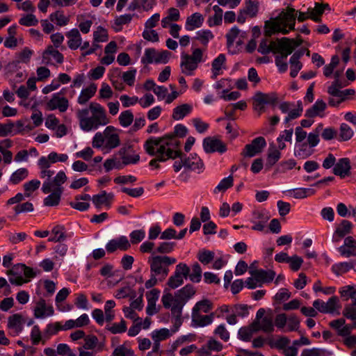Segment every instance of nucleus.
I'll return each instance as SVG.
<instances>
[{
    "instance_id": "44",
    "label": "nucleus",
    "mask_w": 356,
    "mask_h": 356,
    "mask_svg": "<svg viewBox=\"0 0 356 356\" xmlns=\"http://www.w3.org/2000/svg\"><path fill=\"white\" fill-rule=\"evenodd\" d=\"M28 174L29 171L26 168H19L12 174L10 178V181L13 184H17L26 179L28 176Z\"/></svg>"
},
{
    "instance_id": "15",
    "label": "nucleus",
    "mask_w": 356,
    "mask_h": 356,
    "mask_svg": "<svg viewBox=\"0 0 356 356\" xmlns=\"http://www.w3.org/2000/svg\"><path fill=\"white\" fill-rule=\"evenodd\" d=\"M246 38V33L241 32L236 26L232 28L226 34L227 46L229 51L233 46L234 42H236L238 46L243 44V40Z\"/></svg>"
},
{
    "instance_id": "55",
    "label": "nucleus",
    "mask_w": 356,
    "mask_h": 356,
    "mask_svg": "<svg viewBox=\"0 0 356 356\" xmlns=\"http://www.w3.org/2000/svg\"><path fill=\"white\" fill-rule=\"evenodd\" d=\"M170 330L166 328H162L159 330H155L152 333V338L154 341H160L165 340L170 337Z\"/></svg>"
},
{
    "instance_id": "16",
    "label": "nucleus",
    "mask_w": 356,
    "mask_h": 356,
    "mask_svg": "<svg viewBox=\"0 0 356 356\" xmlns=\"http://www.w3.org/2000/svg\"><path fill=\"white\" fill-rule=\"evenodd\" d=\"M130 247L131 244L127 238L124 236H122L109 241L106 245V249L108 253H113L118 250L125 251Z\"/></svg>"
},
{
    "instance_id": "13",
    "label": "nucleus",
    "mask_w": 356,
    "mask_h": 356,
    "mask_svg": "<svg viewBox=\"0 0 356 356\" xmlns=\"http://www.w3.org/2000/svg\"><path fill=\"white\" fill-rule=\"evenodd\" d=\"M203 147L207 153L218 152L224 153L227 150V146L220 139L214 137H207L203 140Z\"/></svg>"
},
{
    "instance_id": "8",
    "label": "nucleus",
    "mask_w": 356,
    "mask_h": 356,
    "mask_svg": "<svg viewBox=\"0 0 356 356\" xmlns=\"http://www.w3.org/2000/svg\"><path fill=\"white\" fill-rule=\"evenodd\" d=\"M202 51L199 48L194 49L191 55L182 54L181 62L182 72L187 75H191L202 61Z\"/></svg>"
},
{
    "instance_id": "7",
    "label": "nucleus",
    "mask_w": 356,
    "mask_h": 356,
    "mask_svg": "<svg viewBox=\"0 0 356 356\" xmlns=\"http://www.w3.org/2000/svg\"><path fill=\"white\" fill-rule=\"evenodd\" d=\"M150 270L154 275L164 280L169 273V266L176 263V259L168 256H154L149 259Z\"/></svg>"
},
{
    "instance_id": "20",
    "label": "nucleus",
    "mask_w": 356,
    "mask_h": 356,
    "mask_svg": "<svg viewBox=\"0 0 356 356\" xmlns=\"http://www.w3.org/2000/svg\"><path fill=\"white\" fill-rule=\"evenodd\" d=\"M47 106L51 111L58 109L60 112L63 113L67 111L69 106V102L65 97H60L59 94H55L47 102Z\"/></svg>"
},
{
    "instance_id": "53",
    "label": "nucleus",
    "mask_w": 356,
    "mask_h": 356,
    "mask_svg": "<svg viewBox=\"0 0 356 356\" xmlns=\"http://www.w3.org/2000/svg\"><path fill=\"white\" fill-rule=\"evenodd\" d=\"M356 291V286L353 285H346L339 289V293L344 300L350 299L353 293Z\"/></svg>"
},
{
    "instance_id": "12",
    "label": "nucleus",
    "mask_w": 356,
    "mask_h": 356,
    "mask_svg": "<svg viewBox=\"0 0 356 356\" xmlns=\"http://www.w3.org/2000/svg\"><path fill=\"white\" fill-rule=\"evenodd\" d=\"M266 145L264 137L259 136L254 138L250 144L245 146L242 155L248 157H252L257 154L260 153L262 149Z\"/></svg>"
},
{
    "instance_id": "56",
    "label": "nucleus",
    "mask_w": 356,
    "mask_h": 356,
    "mask_svg": "<svg viewBox=\"0 0 356 356\" xmlns=\"http://www.w3.org/2000/svg\"><path fill=\"white\" fill-rule=\"evenodd\" d=\"M132 17L133 16L130 14L120 15L116 17L114 22L115 31H120L121 26L124 24L129 23L131 21Z\"/></svg>"
},
{
    "instance_id": "54",
    "label": "nucleus",
    "mask_w": 356,
    "mask_h": 356,
    "mask_svg": "<svg viewBox=\"0 0 356 356\" xmlns=\"http://www.w3.org/2000/svg\"><path fill=\"white\" fill-rule=\"evenodd\" d=\"M193 282H200L202 277V268L198 263L192 266V273L188 276Z\"/></svg>"
},
{
    "instance_id": "29",
    "label": "nucleus",
    "mask_w": 356,
    "mask_h": 356,
    "mask_svg": "<svg viewBox=\"0 0 356 356\" xmlns=\"http://www.w3.org/2000/svg\"><path fill=\"white\" fill-rule=\"evenodd\" d=\"M250 273L259 282H270L273 281L275 275L274 271L264 270H250Z\"/></svg>"
},
{
    "instance_id": "3",
    "label": "nucleus",
    "mask_w": 356,
    "mask_h": 356,
    "mask_svg": "<svg viewBox=\"0 0 356 356\" xmlns=\"http://www.w3.org/2000/svg\"><path fill=\"white\" fill-rule=\"evenodd\" d=\"M76 116L80 128L85 131L97 129L110 122L105 109L96 102H91L88 108L77 110Z\"/></svg>"
},
{
    "instance_id": "35",
    "label": "nucleus",
    "mask_w": 356,
    "mask_h": 356,
    "mask_svg": "<svg viewBox=\"0 0 356 356\" xmlns=\"http://www.w3.org/2000/svg\"><path fill=\"white\" fill-rule=\"evenodd\" d=\"M253 101L258 102L259 104H273L277 102V97L275 94H266L261 92H257L255 93Z\"/></svg>"
},
{
    "instance_id": "61",
    "label": "nucleus",
    "mask_w": 356,
    "mask_h": 356,
    "mask_svg": "<svg viewBox=\"0 0 356 356\" xmlns=\"http://www.w3.org/2000/svg\"><path fill=\"white\" fill-rule=\"evenodd\" d=\"M40 186V181L37 179H33L29 182H26L24 185V189L25 191V195L29 197L31 193L37 190Z\"/></svg>"
},
{
    "instance_id": "59",
    "label": "nucleus",
    "mask_w": 356,
    "mask_h": 356,
    "mask_svg": "<svg viewBox=\"0 0 356 356\" xmlns=\"http://www.w3.org/2000/svg\"><path fill=\"white\" fill-rule=\"evenodd\" d=\"M93 37L95 42H106L108 38L107 31L102 26H99L94 32Z\"/></svg>"
},
{
    "instance_id": "25",
    "label": "nucleus",
    "mask_w": 356,
    "mask_h": 356,
    "mask_svg": "<svg viewBox=\"0 0 356 356\" xmlns=\"http://www.w3.org/2000/svg\"><path fill=\"white\" fill-rule=\"evenodd\" d=\"M49 56H51L58 63L60 64L63 62V56L53 46H49L42 54V63L49 64L50 62Z\"/></svg>"
},
{
    "instance_id": "36",
    "label": "nucleus",
    "mask_w": 356,
    "mask_h": 356,
    "mask_svg": "<svg viewBox=\"0 0 356 356\" xmlns=\"http://www.w3.org/2000/svg\"><path fill=\"white\" fill-rule=\"evenodd\" d=\"M203 17L201 14L195 13L188 17L186 23V28L188 31H192L195 28H199L203 23Z\"/></svg>"
},
{
    "instance_id": "32",
    "label": "nucleus",
    "mask_w": 356,
    "mask_h": 356,
    "mask_svg": "<svg viewBox=\"0 0 356 356\" xmlns=\"http://www.w3.org/2000/svg\"><path fill=\"white\" fill-rule=\"evenodd\" d=\"M33 54V51L26 47L19 54V60L13 61L8 65V67L10 70H14L17 69L20 62L24 63H28L30 61L31 57Z\"/></svg>"
},
{
    "instance_id": "17",
    "label": "nucleus",
    "mask_w": 356,
    "mask_h": 356,
    "mask_svg": "<svg viewBox=\"0 0 356 356\" xmlns=\"http://www.w3.org/2000/svg\"><path fill=\"white\" fill-rule=\"evenodd\" d=\"M329 325L337 332V334L344 338L350 335L353 327L350 324H346L344 318H338L329 323Z\"/></svg>"
},
{
    "instance_id": "52",
    "label": "nucleus",
    "mask_w": 356,
    "mask_h": 356,
    "mask_svg": "<svg viewBox=\"0 0 356 356\" xmlns=\"http://www.w3.org/2000/svg\"><path fill=\"white\" fill-rule=\"evenodd\" d=\"M125 153H126V149L124 148H122L119 151V154L122 157V163L124 165L136 163L140 159V156L138 154L130 156V155L126 154Z\"/></svg>"
},
{
    "instance_id": "6",
    "label": "nucleus",
    "mask_w": 356,
    "mask_h": 356,
    "mask_svg": "<svg viewBox=\"0 0 356 356\" xmlns=\"http://www.w3.org/2000/svg\"><path fill=\"white\" fill-rule=\"evenodd\" d=\"M213 309V303L208 299H204L196 302L192 309L191 318L194 325L204 327L213 322L215 314L209 313Z\"/></svg>"
},
{
    "instance_id": "4",
    "label": "nucleus",
    "mask_w": 356,
    "mask_h": 356,
    "mask_svg": "<svg viewBox=\"0 0 356 356\" xmlns=\"http://www.w3.org/2000/svg\"><path fill=\"white\" fill-rule=\"evenodd\" d=\"M196 293V290L191 284H186L178 290L173 296L170 292L165 291L162 296L161 302L165 309H170L172 315L176 318V321L181 323L182 309L187 301Z\"/></svg>"
},
{
    "instance_id": "10",
    "label": "nucleus",
    "mask_w": 356,
    "mask_h": 356,
    "mask_svg": "<svg viewBox=\"0 0 356 356\" xmlns=\"http://www.w3.org/2000/svg\"><path fill=\"white\" fill-rule=\"evenodd\" d=\"M189 272L190 268L186 264H179L176 266L174 275L169 277L168 286L172 289H177L184 283V279L188 277Z\"/></svg>"
},
{
    "instance_id": "28",
    "label": "nucleus",
    "mask_w": 356,
    "mask_h": 356,
    "mask_svg": "<svg viewBox=\"0 0 356 356\" xmlns=\"http://www.w3.org/2000/svg\"><path fill=\"white\" fill-rule=\"evenodd\" d=\"M66 36L69 38L67 44L70 49L75 50L81 46L82 39L78 29H72L66 33Z\"/></svg>"
},
{
    "instance_id": "21",
    "label": "nucleus",
    "mask_w": 356,
    "mask_h": 356,
    "mask_svg": "<svg viewBox=\"0 0 356 356\" xmlns=\"http://www.w3.org/2000/svg\"><path fill=\"white\" fill-rule=\"evenodd\" d=\"M350 160L348 158H342L334 165L333 173L341 178H344L350 175Z\"/></svg>"
},
{
    "instance_id": "63",
    "label": "nucleus",
    "mask_w": 356,
    "mask_h": 356,
    "mask_svg": "<svg viewBox=\"0 0 356 356\" xmlns=\"http://www.w3.org/2000/svg\"><path fill=\"white\" fill-rule=\"evenodd\" d=\"M233 177L231 175L229 176L228 177L224 178L216 186L215 191H225L226 190H227L228 188H231L233 186Z\"/></svg>"
},
{
    "instance_id": "11",
    "label": "nucleus",
    "mask_w": 356,
    "mask_h": 356,
    "mask_svg": "<svg viewBox=\"0 0 356 356\" xmlns=\"http://www.w3.org/2000/svg\"><path fill=\"white\" fill-rule=\"evenodd\" d=\"M170 53L166 50L158 52L153 48L147 49L145 55L142 58V63L144 64L166 63L168 61Z\"/></svg>"
},
{
    "instance_id": "34",
    "label": "nucleus",
    "mask_w": 356,
    "mask_h": 356,
    "mask_svg": "<svg viewBox=\"0 0 356 356\" xmlns=\"http://www.w3.org/2000/svg\"><path fill=\"white\" fill-rule=\"evenodd\" d=\"M354 135L353 129L346 123H341L339 129L337 139L339 142H345L350 140Z\"/></svg>"
},
{
    "instance_id": "49",
    "label": "nucleus",
    "mask_w": 356,
    "mask_h": 356,
    "mask_svg": "<svg viewBox=\"0 0 356 356\" xmlns=\"http://www.w3.org/2000/svg\"><path fill=\"white\" fill-rule=\"evenodd\" d=\"M49 19L52 22L56 21L57 25L60 26L67 25L69 22V17L65 16L63 12L60 11L51 13L49 16Z\"/></svg>"
},
{
    "instance_id": "27",
    "label": "nucleus",
    "mask_w": 356,
    "mask_h": 356,
    "mask_svg": "<svg viewBox=\"0 0 356 356\" xmlns=\"http://www.w3.org/2000/svg\"><path fill=\"white\" fill-rule=\"evenodd\" d=\"M187 131L188 130L186 127L182 124H177L175 126L174 133L170 134L172 137L167 138L165 140L170 143L168 147L172 149V147L179 146L180 143L179 140L175 139V136L184 137L186 135Z\"/></svg>"
},
{
    "instance_id": "51",
    "label": "nucleus",
    "mask_w": 356,
    "mask_h": 356,
    "mask_svg": "<svg viewBox=\"0 0 356 356\" xmlns=\"http://www.w3.org/2000/svg\"><path fill=\"white\" fill-rule=\"evenodd\" d=\"M213 38L211 31L209 30H201L197 33L195 39L200 42L204 46H207L209 41Z\"/></svg>"
},
{
    "instance_id": "14",
    "label": "nucleus",
    "mask_w": 356,
    "mask_h": 356,
    "mask_svg": "<svg viewBox=\"0 0 356 356\" xmlns=\"http://www.w3.org/2000/svg\"><path fill=\"white\" fill-rule=\"evenodd\" d=\"M33 312L34 316L36 318H44L47 316H51L54 314L53 306L47 304L43 298H40L35 302Z\"/></svg>"
},
{
    "instance_id": "50",
    "label": "nucleus",
    "mask_w": 356,
    "mask_h": 356,
    "mask_svg": "<svg viewBox=\"0 0 356 356\" xmlns=\"http://www.w3.org/2000/svg\"><path fill=\"white\" fill-rule=\"evenodd\" d=\"M225 62V56L224 54H220L213 60L212 63V70L215 78L220 74V70L222 69Z\"/></svg>"
},
{
    "instance_id": "31",
    "label": "nucleus",
    "mask_w": 356,
    "mask_h": 356,
    "mask_svg": "<svg viewBox=\"0 0 356 356\" xmlns=\"http://www.w3.org/2000/svg\"><path fill=\"white\" fill-rule=\"evenodd\" d=\"M52 192L44 199V204L47 207H55L59 204L60 196L63 193L61 187H57L51 190Z\"/></svg>"
},
{
    "instance_id": "5",
    "label": "nucleus",
    "mask_w": 356,
    "mask_h": 356,
    "mask_svg": "<svg viewBox=\"0 0 356 356\" xmlns=\"http://www.w3.org/2000/svg\"><path fill=\"white\" fill-rule=\"evenodd\" d=\"M92 147L95 148H103L113 149L120 145V139L117 129L113 126H108L103 132H97L92 138Z\"/></svg>"
},
{
    "instance_id": "26",
    "label": "nucleus",
    "mask_w": 356,
    "mask_h": 356,
    "mask_svg": "<svg viewBox=\"0 0 356 356\" xmlns=\"http://www.w3.org/2000/svg\"><path fill=\"white\" fill-rule=\"evenodd\" d=\"M257 323H252L248 326L242 327L238 330V337L240 339L249 341L252 337L254 333L258 332Z\"/></svg>"
},
{
    "instance_id": "2",
    "label": "nucleus",
    "mask_w": 356,
    "mask_h": 356,
    "mask_svg": "<svg viewBox=\"0 0 356 356\" xmlns=\"http://www.w3.org/2000/svg\"><path fill=\"white\" fill-rule=\"evenodd\" d=\"M172 137L170 135H165L158 138H149L144 144L146 152L151 156H156V158L151 160L149 165L156 169L160 168L159 162H164L168 159H175L181 156L180 150H173L168 146L170 143L165 141L167 138Z\"/></svg>"
},
{
    "instance_id": "19",
    "label": "nucleus",
    "mask_w": 356,
    "mask_h": 356,
    "mask_svg": "<svg viewBox=\"0 0 356 356\" xmlns=\"http://www.w3.org/2000/svg\"><path fill=\"white\" fill-rule=\"evenodd\" d=\"M338 251L344 257L356 256V240L352 236L346 237L343 244L338 248Z\"/></svg>"
},
{
    "instance_id": "58",
    "label": "nucleus",
    "mask_w": 356,
    "mask_h": 356,
    "mask_svg": "<svg viewBox=\"0 0 356 356\" xmlns=\"http://www.w3.org/2000/svg\"><path fill=\"white\" fill-rule=\"evenodd\" d=\"M343 315L348 319L356 320V305L353 304H347L343 310Z\"/></svg>"
},
{
    "instance_id": "42",
    "label": "nucleus",
    "mask_w": 356,
    "mask_h": 356,
    "mask_svg": "<svg viewBox=\"0 0 356 356\" xmlns=\"http://www.w3.org/2000/svg\"><path fill=\"white\" fill-rule=\"evenodd\" d=\"M353 267V263L343 261L334 264L332 268L334 273L339 275L348 272Z\"/></svg>"
},
{
    "instance_id": "64",
    "label": "nucleus",
    "mask_w": 356,
    "mask_h": 356,
    "mask_svg": "<svg viewBox=\"0 0 356 356\" xmlns=\"http://www.w3.org/2000/svg\"><path fill=\"white\" fill-rule=\"evenodd\" d=\"M134 351L130 348L122 345L117 347L113 353L112 356H133Z\"/></svg>"
},
{
    "instance_id": "45",
    "label": "nucleus",
    "mask_w": 356,
    "mask_h": 356,
    "mask_svg": "<svg viewBox=\"0 0 356 356\" xmlns=\"http://www.w3.org/2000/svg\"><path fill=\"white\" fill-rule=\"evenodd\" d=\"M339 63V57L337 55H334L331 61L328 65H326L323 67V74L325 77H330L331 75L334 73V68Z\"/></svg>"
},
{
    "instance_id": "60",
    "label": "nucleus",
    "mask_w": 356,
    "mask_h": 356,
    "mask_svg": "<svg viewBox=\"0 0 356 356\" xmlns=\"http://www.w3.org/2000/svg\"><path fill=\"white\" fill-rule=\"evenodd\" d=\"M84 344L83 348L85 350H92L96 348L98 344V339L95 335H88L84 337Z\"/></svg>"
},
{
    "instance_id": "22",
    "label": "nucleus",
    "mask_w": 356,
    "mask_h": 356,
    "mask_svg": "<svg viewBox=\"0 0 356 356\" xmlns=\"http://www.w3.org/2000/svg\"><path fill=\"white\" fill-rule=\"evenodd\" d=\"M352 227V223L348 220H342L333 234L332 241L334 242H339L343 237L350 232Z\"/></svg>"
},
{
    "instance_id": "1",
    "label": "nucleus",
    "mask_w": 356,
    "mask_h": 356,
    "mask_svg": "<svg viewBox=\"0 0 356 356\" xmlns=\"http://www.w3.org/2000/svg\"><path fill=\"white\" fill-rule=\"evenodd\" d=\"M296 11L294 8L288 7L286 11H282L280 15L265 22L264 35L266 37L263 39L258 47V51L261 54H267L270 51L280 53L282 58L287 57L294 49L299 46L302 40H296L282 38L277 42L269 41L267 38L270 37L277 32L286 34L289 30L294 29Z\"/></svg>"
},
{
    "instance_id": "43",
    "label": "nucleus",
    "mask_w": 356,
    "mask_h": 356,
    "mask_svg": "<svg viewBox=\"0 0 356 356\" xmlns=\"http://www.w3.org/2000/svg\"><path fill=\"white\" fill-rule=\"evenodd\" d=\"M118 120L120 124L122 127H128L134 120V114L129 110L124 111L120 113Z\"/></svg>"
},
{
    "instance_id": "39",
    "label": "nucleus",
    "mask_w": 356,
    "mask_h": 356,
    "mask_svg": "<svg viewBox=\"0 0 356 356\" xmlns=\"http://www.w3.org/2000/svg\"><path fill=\"white\" fill-rule=\"evenodd\" d=\"M191 111V105L184 104L174 108L172 117L175 120H179L190 113Z\"/></svg>"
},
{
    "instance_id": "62",
    "label": "nucleus",
    "mask_w": 356,
    "mask_h": 356,
    "mask_svg": "<svg viewBox=\"0 0 356 356\" xmlns=\"http://www.w3.org/2000/svg\"><path fill=\"white\" fill-rule=\"evenodd\" d=\"M115 306V302L113 300H108L106 302L104 306L105 310V319L108 322H111L115 316L114 312L112 311V309Z\"/></svg>"
},
{
    "instance_id": "46",
    "label": "nucleus",
    "mask_w": 356,
    "mask_h": 356,
    "mask_svg": "<svg viewBox=\"0 0 356 356\" xmlns=\"http://www.w3.org/2000/svg\"><path fill=\"white\" fill-rule=\"evenodd\" d=\"M63 229L64 228L60 226L54 227L51 230V234L54 236L49 238L48 241L53 242H60L64 241L67 236L65 235Z\"/></svg>"
},
{
    "instance_id": "9",
    "label": "nucleus",
    "mask_w": 356,
    "mask_h": 356,
    "mask_svg": "<svg viewBox=\"0 0 356 356\" xmlns=\"http://www.w3.org/2000/svg\"><path fill=\"white\" fill-rule=\"evenodd\" d=\"M313 307L319 312L332 315H339L341 305L337 296H332L327 302L322 300H316L313 302Z\"/></svg>"
},
{
    "instance_id": "40",
    "label": "nucleus",
    "mask_w": 356,
    "mask_h": 356,
    "mask_svg": "<svg viewBox=\"0 0 356 356\" xmlns=\"http://www.w3.org/2000/svg\"><path fill=\"white\" fill-rule=\"evenodd\" d=\"M8 325L15 332H21L22 330V316L19 314L10 316L8 318Z\"/></svg>"
},
{
    "instance_id": "47",
    "label": "nucleus",
    "mask_w": 356,
    "mask_h": 356,
    "mask_svg": "<svg viewBox=\"0 0 356 356\" xmlns=\"http://www.w3.org/2000/svg\"><path fill=\"white\" fill-rule=\"evenodd\" d=\"M327 108L326 103L322 99H317L313 104V117L319 116L323 118L325 115V110Z\"/></svg>"
},
{
    "instance_id": "18",
    "label": "nucleus",
    "mask_w": 356,
    "mask_h": 356,
    "mask_svg": "<svg viewBox=\"0 0 356 356\" xmlns=\"http://www.w3.org/2000/svg\"><path fill=\"white\" fill-rule=\"evenodd\" d=\"M67 179L65 173L60 171L53 179H47L44 181L42 191L44 193H49L53 188L60 187Z\"/></svg>"
},
{
    "instance_id": "30",
    "label": "nucleus",
    "mask_w": 356,
    "mask_h": 356,
    "mask_svg": "<svg viewBox=\"0 0 356 356\" xmlns=\"http://www.w3.org/2000/svg\"><path fill=\"white\" fill-rule=\"evenodd\" d=\"M204 163L202 159L197 154L184 159V167L190 170H196L202 169Z\"/></svg>"
},
{
    "instance_id": "57",
    "label": "nucleus",
    "mask_w": 356,
    "mask_h": 356,
    "mask_svg": "<svg viewBox=\"0 0 356 356\" xmlns=\"http://www.w3.org/2000/svg\"><path fill=\"white\" fill-rule=\"evenodd\" d=\"M19 23L23 26H32L37 25L38 20L33 14L31 13L21 17Z\"/></svg>"
},
{
    "instance_id": "23",
    "label": "nucleus",
    "mask_w": 356,
    "mask_h": 356,
    "mask_svg": "<svg viewBox=\"0 0 356 356\" xmlns=\"http://www.w3.org/2000/svg\"><path fill=\"white\" fill-rule=\"evenodd\" d=\"M113 199V193H107L102 191L100 193L93 195L92 201L97 208H101L102 205L109 207Z\"/></svg>"
},
{
    "instance_id": "38",
    "label": "nucleus",
    "mask_w": 356,
    "mask_h": 356,
    "mask_svg": "<svg viewBox=\"0 0 356 356\" xmlns=\"http://www.w3.org/2000/svg\"><path fill=\"white\" fill-rule=\"evenodd\" d=\"M97 91V86L95 83L90 84L88 88L83 89L79 98L78 102L80 104H85Z\"/></svg>"
},
{
    "instance_id": "37",
    "label": "nucleus",
    "mask_w": 356,
    "mask_h": 356,
    "mask_svg": "<svg viewBox=\"0 0 356 356\" xmlns=\"http://www.w3.org/2000/svg\"><path fill=\"white\" fill-rule=\"evenodd\" d=\"M325 10H330L328 3L316 2L313 8V22H321V16Z\"/></svg>"
},
{
    "instance_id": "33",
    "label": "nucleus",
    "mask_w": 356,
    "mask_h": 356,
    "mask_svg": "<svg viewBox=\"0 0 356 356\" xmlns=\"http://www.w3.org/2000/svg\"><path fill=\"white\" fill-rule=\"evenodd\" d=\"M267 343L271 348L283 351L289 347L290 340L286 337H270L267 339Z\"/></svg>"
},
{
    "instance_id": "48",
    "label": "nucleus",
    "mask_w": 356,
    "mask_h": 356,
    "mask_svg": "<svg viewBox=\"0 0 356 356\" xmlns=\"http://www.w3.org/2000/svg\"><path fill=\"white\" fill-rule=\"evenodd\" d=\"M259 3L252 0H245V8L243 9L247 15L254 17L258 13Z\"/></svg>"
},
{
    "instance_id": "24",
    "label": "nucleus",
    "mask_w": 356,
    "mask_h": 356,
    "mask_svg": "<svg viewBox=\"0 0 356 356\" xmlns=\"http://www.w3.org/2000/svg\"><path fill=\"white\" fill-rule=\"evenodd\" d=\"M23 273L27 278H33L35 276V273L33 268L26 266L25 264H18L13 266V268L8 271V275H21Z\"/></svg>"
},
{
    "instance_id": "41",
    "label": "nucleus",
    "mask_w": 356,
    "mask_h": 356,
    "mask_svg": "<svg viewBox=\"0 0 356 356\" xmlns=\"http://www.w3.org/2000/svg\"><path fill=\"white\" fill-rule=\"evenodd\" d=\"M253 323H257L258 331L262 330L265 332H271L274 330V325L270 317L265 316L261 320H254Z\"/></svg>"
}]
</instances>
